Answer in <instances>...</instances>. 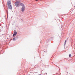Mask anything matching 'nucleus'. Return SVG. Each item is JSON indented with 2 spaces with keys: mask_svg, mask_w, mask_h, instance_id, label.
I'll return each mask as SVG.
<instances>
[{
  "mask_svg": "<svg viewBox=\"0 0 75 75\" xmlns=\"http://www.w3.org/2000/svg\"><path fill=\"white\" fill-rule=\"evenodd\" d=\"M20 5L21 6H22L21 8V11L22 12H24L25 10V6H24V4H21Z\"/></svg>",
  "mask_w": 75,
  "mask_h": 75,
  "instance_id": "obj_1",
  "label": "nucleus"
},
{
  "mask_svg": "<svg viewBox=\"0 0 75 75\" xmlns=\"http://www.w3.org/2000/svg\"><path fill=\"white\" fill-rule=\"evenodd\" d=\"M66 42H67V40H65V42H64V45H65V44H66Z\"/></svg>",
  "mask_w": 75,
  "mask_h": 75,
  "instance_id": "obj_6",
  "label": "nucleus"
},
{
  "mask_svg": "<svg viewBox=\"0 0 75 75\" xmlns=\"http://www.w3.org/2000/svg\"><path fill=\"white\" fill-rule=\"evenodd\" d=\"M15 40V38H13V40Z\"/></svg>",
  "mask_w": 75,
  "mask_h": 75,
  "instance_id": "obj_8",
  "label": "nucleus"
},
{
  "mask_svg": "<svg viewBox=\"0 0 75 75\" xmlns=\"http://www.w3.org/2000/svg\"><path fill=\"white\" fill-rule=\"evenodd\" d=\"M7 4L8 6H9L10 5H11V2L10 1H8L7 3Z\"/></svg>",
  "mask_w": 75,
  "mask_h": 75,
  "instance_id": "obj_3",
  "label": "nucleus"
},
{
  "mask_svg": "<svg viewBox=\"0 0 75 75\" xmlns=\"http://www.w3.org/2000/svg\"><path fill=\"white\" fill-rule=\"evenodd\" d=\"M8 8H9V9H11V8H12L11 7V5H8Z\"/></svg>",
  "mask_w": 75,
  "mask_h": 75,
  "instance_id": "obj_5",
  "label": "nucleus"
},
{
  "mask_svg": "<svg viewBox=\"0 0 75 75\" xmlns=\"http://www.w3.org/2000/svg\"><path fill=\"white\" fill-rule=\"evenodd\" d=\"M71 57V54H69V57Z\"/></svg>",
  "mask_w": 75,
  "mask_h": 75,
  "instance_id": "obj_7",
  "label": "nucleus"
},
{
  "mask_svg": "<svg viewBox=\"0 0 75 75\" xmlns=\"http://www.w3.org/2000/svg\"><path fill=\"white\" fill-rule=\"evenodd\" d=\"M38 0H36V1H38Z\"/></svg>",
  "mask_w": 75,
  "mask_h": 75,
  "instance_id": "obj_9",
  "label": "nucleus"
},
{
  "mask_svg": "<svg viewBox=\"0 0 75 75\" xmlns=\"http://www.w3.org/2000/svg\"><path fill=\"white\" fill-rule=\"evenodd\" d=\"M17 35V32H14L13 33V36L15 37Z\"/></svg>",
  "mask_w": 75,
  "mask_h": 75,
  "instance_id": "obj_4",
  "label": "nucleus"
},
{
  "mask_svg": "<svg viewBox=\"0 0 75 75\" xmlns=\"http://www.w3.org/2000/svg\"><path fill=\"white\" fill-rule=\"evenodd\" d=\"M19 3L20 1H17L15 3V6H16V7H18V6H19Z\"/></svg>",
  "mask_w": 75,
  "mask_h": 75,
  "instance_id": "obj_2",
  "label": "nucleus"
},
{
  "mask_svg": "<svg viewBox=\"0 0 75 75\" xmlns=\"http://www.w3.org/2000/svg\"><path fill=\"white\" fill-rule=\"evenodd\" d=\"M46 74L47 75V74L46 73Z\"/></svg>",
  "mask_w": 75,
  "mask_h": 75,
  "instance_id": "obj_10",
  "label": "nucleus"
}]
</instances>
